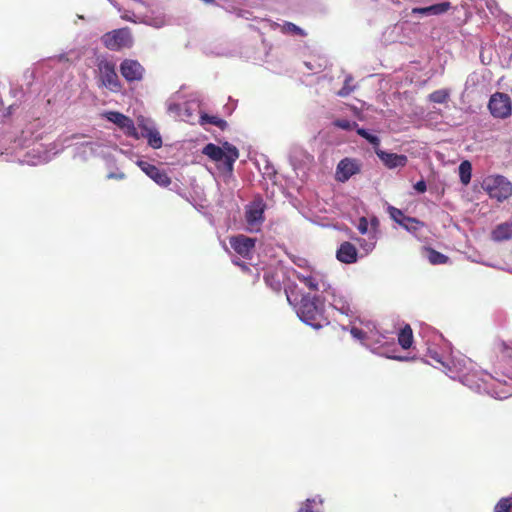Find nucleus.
Listing matches in <instances>:
<instances>
[{"label":"nucleus","instance_id":"1","mask_svg":"<svg viewBox=\"0 0 512 512\" xmlns=\"http://www.w3.org/2000/svg\"><path fill=\"white\" fill-rule=\"evenodd\" d=\"M419 334L426 344L427 355L434 361V367L441 369L451 379H458L463 385L477 393H486L496 399L512 395V379L503 383L492 375L478 370L466 356H445L442 346H447L442 334L429 326L422 327Z\"/></svg>","mask_w":512,"mask_h":512},{"label":"nucleus","instance_id":"2","mask_svg":"<svg viewBox=\"0 0 512 512\" xmlns=\"http://www.w3.org/2000/svg\"><path fill=\"white\" fill-rule=\"evenodd\" d=\"M287 300L291 305L295 306L299 319L314 329H320L330 322L325 315V305L320 294L311 296L303 294L298 305H295L290 295L286 291Z\"/></svg>","mask_w":512,"mask_h":512},{"label":"nucleus","instance_id":"3","mask_svg":"<svg viewBox=\"0 0 512 512\" xmlns=\"http://www.w3.org/2000/svg\"><path fill=\"white\" fill-rule=\"evenodd\" d=\"M166 107L169 115L190 124L198 123L202 112L200 95L192 93L187 97L182 87L167 99Z\"/></svg>","mask_w":512,"mask_h":512},{"label":"nucleus","instance_id":"4","mask_svg":"<svg viewBox=\"0 0 512 512\" xmlns=\"http://www.w3.org/2000/svg\"><path fill=\"white\" fill-rule=\"evenodd\" d=\"M82 137L83 135L75 133L60 137L55 142L49 144L47 147L41 146L32 149L27 153L24 162L31 166L46 164L50 162L56 155L60 154L65 148L71 146L73 140H77Z\"/></svg>","mask_w":512,"mask_h":512},{"label":"nucleus","instance_id":"5","mask_svg":"<svg viewBox=\"0 0 512 512\" xmlns=\"http://www.w3.org/2000/svg\"><path fill=\"white\" fill-rule=\"evenodd\" d=\"M350 333L353 338L360 340L364 346L368 347L372 351H375L394 340V337L391 336L389 332L380 333L375 326L373 329H370V327L367 326V330L352 327Z\"/></svg>","mask_w":512,"mask_h":512},{"label":"nucleus","instance_id":"6","mask_svg":"<svg viewBox=\"0 0 512 512\" xmlns=\"http://www.w3.org/2000/svg\"><path fill=\"white\" fill-rule=\"evenodd\" d=\"M482 188L492 199L498 202L507 200L512 195V183L502 175H491L483 180Z\"/></svg>","mask_w":512,"mask_h":512},{"label":"nucleus","instance_id":"7","mask_svg":"<svg viewBox=\"0 0 512 512\" xmlns=\"http://www.w3.org/2000/svg\"><path fill=\"white\" fill-rule=\"evenodd\" d=\"M324 304L327 302L332 308L339 311L341 314L350 316L353 314L350 297L342 290L333 287L329 282L323 288L320 294Z\"/></svg>","mask_w":512,"mask_h":512},{"label":"nucleus","instance_id":"8","mask_svg":"<svg viewBox=\"0 0 512 512\" xmlns=\"http://www.w3.org/2000/svg\"><path fill=\"white\" fill-rule=\"evenodd\" d=\"M97 68L100 86L113 93L121 92L123 85L117 75L115 63L106 59L100 60Z\"/></svg>","mask_w":512,"mask_h":512},{"label":"nucleus","instance_id":"9","mask_svg":"<svg viewBox=\"0 0 512 512\" xmlns=\"http://www.w3.org/2000/svg\"><path fill=\"white\" fill-rule=\"evenodd\" d=\"M102 118L113 123L127 137L139 140L138 128L130 117L118 111H105L102 113Z\"/></svg>","mask_w":512,"mask_h":512},{"label":"nucleus","instance_id":"10","mask_svg":"<svg viewBox=\"0 0 512 512\" xmlns=\"http://www.w3.org/2000/svg\"><path fill=\"white\" fill-rule=\"evenodd\" d=\"M265 208L266 204L262 198H256L246 206L245 219L248 231L258 232L260 230V226L264 222Z\"/></svg>","mask_w":512,"mask_h":512},{"label":"nucleus","instance_id":"11","mask_svg":"<svg viewBox=\"0 0 512 512\" xmlns=\"http://www.w3.org/2000/svg\"><path fill=\"white\" fill-rule=\"evenodd\" d=\"M137 126V128L140 130L138 131L139 139H147L148 145L153 149H159L162 147V137L152 120L140 117L138 118Z\"/></svg>","mask_w":512,"mask_h":512},{"label":"nucleus","instance_id":"12","mask_svg":"<svg viewBox=\"0 0 512 512\" xmlns=\"http://www.w3.org/2000/svg\"><path fill=\"white\" fill-rule=\"evenodd\" d=\"M101 41L107 49L116 51L123 47L130 46L131 35L128 29H116L105 33L102 36Z\"/></svg>","mask_w":512,"mask_h":512},{"label":"nucleus","instance_id":"13","mask_svg":"<svg viewBox=\"0 0 512 512\" xmlns=\"http://www.w3.org/2000/svg\"><path fill=\"white\" fill-rule=\"evenodd\" d=\"M488 108L496 118H507L511 115L512 103L510 97L505 93H495L491 96Z\"/></svg>","mask_w":512,"mask_h":512},{"label":"nucleus","instance_id":"14","mask_svg":"<svg viewBox=\"0 0 512 512\" xmlns=\"http://www.w3.org/2000/svg\"><path fill=\"white\" fill-rule=\"evenodd\" d=\"M119 71L128 83L142 81L145 74L143 65L134 59H124L120 63Z\"/></svg>","mask_w":512,"mask_h":512},{"label":"nucleus","instance_id":"15","mask_svg":"<svg viewBox=\"0 0 512 512\" xmlns=\"http://www.w3.org/2000/svg\"><path fill=\"white\" fill-rule=\"evenodd\" d=\"M294 276L310 290L317 291L320 294L328 283L323 276L311 269H307L302 272L294 271Z\"/></svg>","mask_w":512,"mask_h":512},{"label":"nucleus","instance_id":"16","mask_svg":"<svg viewBox=\"0 0 512 512\" xmlns=\"http://www.w3.org/2000/svg\"><path fill=\"white\" fill-rule=\"evenodd\" d=\"M360 170L361 165L358 160L353 158H344L337 164L335 178L337 181L344 183L353 175L358 174Z\"/></svg>","mask_w":512,"mask_h":512},{"label":"nucleus","instance_id":"17","mask_svg":"<svg viewBox=\"0 0 512 512\" xmlns=\"http://www.w3.org/2000/svg\"><path fill=\"white\" fill-rule=\"evenodd\" d=\"M137 165L149 178H151L159 186L167 187L168 185H170L171 179L165 171L159 169L155 165L145 160L137 161Z\"/></svg>","mask_w":512,"mask_h":512},{"label":"nucleus","instance_id":"18","mask_svg":"<svg viewBox=\"0 0 512 512\" xmlns=\"http://www.w3.org/2000/svg\"><path fill=\"white\" fill-rule=\"evenodd\" d=\"M255 238L247 237L245 235H237L230 238V245L233 250L244 258H248L254 247H255Z\"/></svg>","mask_w":512,"mask_h":512},{"label":"nucleus","instance_id":"19","mask_svg":"<svg viewBox=\"0 0 512 512\" xmlns=\"http://www.w3.org/2000/svg\"><path fill=\"white\" fill-rule=\"evenodd\" d=\"M451 9L450 2L436 3L427 7H414L411 9L410 15L412 17H430L446 13Z\"/></svg>","mask_w":512,"mask_h":512},{"label":"nucleus","instance_id":"20","mask_svg":"<svg viewBox=\"0 0 512 512\" xmlns=\"http://www.w3.org/2000/svg\"><path fill=\"white\" fill-rule=\"evenodd\" d=\"M376 155L383 162V164L389 169H395L398 167H404L407 164L408 158L403 154H396L386 152L381 149H375Z\"/></svg>","mask_w":512,"mask_h":512},{"label":"nucleus","instance_id":"21","mask_svg":"<svg viewBox=\"0 0 512 512\" xmlns=\"http://www.w3.org/2000/svg\"><path fill=\"white\" fill-rule=\"evenodd\" d=\"M357 257V249L350 242L342 243L336 252L337 260L345 264L355 263L357 261Z\"/></svg>","mask_w":512,"mask_h":512},{"label":"nucleus","instance_id":"22","mask_svg":"<svg viewBox=\"0 0 512 512\" xmlns=\"http://www.w3.org/2000/svg\"><path fill=\"white\" fill-rule=\"evenodd\" d=\"M224 148L223 160L219 163L222 164L225 171L231 173L233 171L234 163L239 157V151L234 145L228 142L224 143Z\"/></svg>","mask_w":512,"mask_h":512},{"label":"nucleus","instance_id":"23","mask_svg":"<svg viewBox=\"0 0 512 512\" xmlns=\"http://www.w3.org/2000/svg\"><path fill=\"white\" fill-rule=\"evenodd\" d=\"M512 238V222H504L497 225L491 232V239L495 242H503Z\"/></svg>","mask_w":512,"mask_h":512},{"label":"nucleus","instance_id":"24","mask_svg":"<svg viewBox=\"0 0 512 512\" xmlns=\"http://www.w3.org/2000/svg\"><path fill=\"white\" fill-rule=\"evenodd\" d=\"M323 504L324 499L316 495L303 501L297 512H324Z\"/></svg>","mask_w":512,"mask_h":512},{"label":"nucleus","instance_id":"25","mask_svg":"<svg viewBox=\"0 0 512 512\" xmlns=\"http://www.w3.org/2000/svg\"><path fill=\"white\" fill-rule=\"evenodd\" d=\"M198 123L203 127L207 125H214L221 130H225L228 127V123L224 119L219 118L217 116L208 115L203 111L200 112Z\"/></svg>","mask_w":512,"mask_h":512},{"label":"nucleus","instance_id":"26","mask_svg":"<svg viewBox=\"0 0 512 512\" xmlns=\"http://www.w3.org/2000/svg\"><path fill=\"white\" fill-rule=\"evenodd\" d=\"M96 146L97 144L91 141L77 144V146L75 147L74 158L87 160L89 156L95 154Z\"/></svg>","mask_w":512,"mask_h":512},{"label":"nucleus","instance_id":"27","mask_svg":"<svg viewBox=\"0 0 512 512\" xmlns=\"http://www.w3.org/2000/svg\"><path fill=\"white\" fill-rule=\"evenodd\" d=\"M224 151V146L220 147L213 143H209L203 148L202 153L209 157L211 160L220 162L223 160Z\"/></svg>","mask_w":512,"mask_h":512},{"label":"nucleus","instance_id":"28","mask_svg":"<svg viewBox=\"0 0 512 512\" xmlns=\"http://www.w3.org/2000/svg\"><path fill=\"white\" fill-rule=\"evenodd\" d=\"M425 256L432 265H442L449 262V257L433 248H425Z\"/></svg>","mask_w":512,"mask_h":512},{"label":"nucleus","instance_id":"29","mask_svg":"<svg viewBox=\"0 0 512 512\" xmlns=\"http://www.w3.org/2000/svg\"><path fill=\"white\" fill-rule=\"evenodd\" d=\"M458 170H459L460 182L464 186H467L470 183L471 176H472V165H471V163L468 160L462 161L460 163V165H459Z\"/></svg>","mask_w":512,"mask_h":512},{"label":"nucleus","instance_id":"30","mask_svg":"<svg viewBox=\"0 0 512 512\" xmlns=\"http://www.w3.org/2000/svg\"><path fill=\"white\" fill-rule=\"evenodd\" d=\"M265 284L273 291L279 292L282 288L281 280L277 273L267 271L264 273Z\"/></svg>","mask_w":512,"mask_h":512},{"label":"nucleus","instance_id":"31","mask_svg":"<svg viewBox=\"0 0 512 512\" xmlns=\"http://www.w3.org/2000/svg\"><path fill=\"white\" fill-rule=\"evenodd\" d=\"M398 342L403 349H408L411 347L413 342V334L410 326H405L400 330L398 334Z\"/></svg>","mask_w":512,"mask_h":512},{"label":"nucleus","instance_id":"32","mask_svg":"<svg viewBox=\"0 0 512 512\" xmlns=\"http://www.w3.org/2000/svg\"><path fill=\"white\" fill-rule=\"evenodd\" d=\"M357 134L364 138L368 143H370L375 149H379L380 138L369 132V130L365 128H357Z\"/></svg>","mask_w":512,"mask_h":512},{"label":"nucleus","instance_id":"33","mask_svg":"<svg viewBox=\"0 0 512 512\" xmlns=\"http://www.w3.org/2000/svg\"><path fill=\"white\" fill-rule=\"evenodd\" d=\"M333 126L345 131H353L355 130L357 132V128H359V125L357 122L345 118L336 119L333 121Z\"/></svg>","mask_w":512,"mask_h":512},{"label":"nucleus","instance_id":"34","mask_svg":"<svg viewBox=\"0 0 512 512\" xmlns=\"http://www.w3.org/2000/svg\"><path fill=\"white\" fill-rule=\"evenodd\" d=\"M409 220L410 221H403L400 226L409 233L416 235V232L424 226V223L413 217H409Z\"/></svg>","mask_w":512,"mask_h":512},{"label":"nucleus","instance_id":"35","mask_svg":"<svg viewBox=\"0 0 512 512\" xmlns=\"http://www.w3.org/2000/svg\"><path fill=\"white\" fill-rule=\"evenodd\" d=\"M387 211L391 217L397 224H402L403 221H410L409 216H405L403 211L392 206L388 205Z\"/></svg>","mask_w":512,"mask_h":512},{"label":"nucleus","instance_id":"36","mask_svg":"<svg viewBox=\"0 0 512 512\" xmlns=\"http://www.w3.org/2000/svg\"><path fill=\"white\" fill-rule=\"evenodd\" d=\"M281 31L285 34H291V35H299V36H305V31L300 28L299 26L295 25L292 22H284L281 25Z\"/></svg>","mask_w":512,"mask_h":512},{"label":"nucleus","instance_id":"37","mask_svg":"<svg viewBox=\"0 0 512 512\" xmlns=\"http://www.w3.org/2000/svg\"><path fill=\"white\" fill-rule=\"evenodd\" d=\"M352 82H353L352 75L347 74L345 76L343 87L337 92V95L340 97H346V96L350 95L356 87L355 85H352Z\"/></svg>","mask_w":512,"mask_h":512},{"label":"nucleus","instance_id":"38","mask_svg":"<svg viewBox=\"0 0 512 512\" xmlns=\"http://www.w3.org/2000/svg\"><path fill=\"white\" fill-rule=\"evenodd\" d=\"M448 98L449 93L445 89L436 90L429 95V100L431 102L439 104L445 103L448 100Z\"/></svg>","mask_w":512,"mask_h":512},{"label":"nucleus","instance_id":"39","mask_svg":"<svg viewBox=\"0 0 512 512\" xmlns=\"http://www.w3.org/2000/svg\"><path fill=\"white\" fill-rule=\"evenodd\" d=\"M512 508V496L501 498L494 507V512H509Z\"/></svg>","mask_w":512,"mask_h":512},{"label":"nucleus","instance_id":"40","mask_svg":"<svg viewBox=\"0 0 512 512\" xmlns=\"http://www.w3.org/2000/svg\"><path fill=\"white\" fill-rule=\"evenodd\" d=\"M20 106V103L14 102L9 106L4 105V101L0 98V112L3 118H9Z\"/></svg>","mask_w":512,"mask_h":512},{"label":"nucleus","instance_id":"41","mask_svg":"<svg viewBox=\"0 0 512 512\" xmlns=\"http://www.w3.org/2000/svg\"><path fill=\"white\" fill-rule=\"evenodd\" d=\"M368 221L365 217H361L359 219V223L357 225V228L361 234H366L368 232Z\"/></svg>","mask_w":512,"mask_h":512},{"label":"nucleus","instance_id":"42","mask_svg":"<svg viewBox=\"0 0 512 512\" xmlns=\"http://www.w3.org/2000/svg\"><path fill=\"white\" fill-rule=\"evenodd\" d=\"M226 11L230 12V13H236V15L238 17H242V18H246L248 19V14L249 11L247 10H242V9H230V7H224Z\"/></svg>","mask_w":512,"mask_h":512},{"label":"nucleus","instance_id":"43","mask_svg":"<svg viewBox=\"0 0 512 512\" xmlns=\"http://www.w3.org/2000/svg\"><path fill=\"white\" fill-rule=\"evenodd\" d=\"M414 189L418 192V193H424L426 192L427 190V185H426V182L424 180H419L415 183L414 185Z\"/></svg>","mask_w":512,"mask_h":512},{"label":"nucleus","instance_id":"44","mask_svg":"<svg viewBox=\"0 0 512 512\" xmlns=\"http://www.w3.org/2000/svg\"><path fill=\"white\" fill-rule=\"evenodd\" d=\"M10 94L14 98H21L24 95L23 89L21 87H11Z\"/></svg>","mask_w":512,"mask_h":512},{"label":"nucleus","instance_id":"45","mask_svg":"<svg viewBox=\"0 0 512 512\" xmlns=\"http://www.w3.org/2000/svg\"><path fill=\"white\" fill-rule=\"evenodd\" d=\"M294 263H295L298 267H300V268L304 269L303 271H305V270H307V269H310V267H309V265H308L307 260H306V259H304V258H298L297 260H295V261H294Z\"/></svg>","mask_w":512,"mask_h":512},{"label":"nucleus","instance_id":"46","mask_svg":"<svg viewBox=\"0 0 512 512\" xmlns=\"http://www.w3.org/2000/svg\"><path fill=\"white\" fill-rule=\"evenodd\" d=\"M108 179H116V180H122L125 178V174L121 171H117V172H110L108 175H107Z\"/></svg>","mask_w":512,"mask_h":512},{"label":"nucleus","instance_id":"47","mask_svg":"<svg viewBox=\"0 0 512 512\" xmlns=\"http://www.w3.org/2000/svg\"><path fill=\"white\" fill-rule=\"evenodd\" d=\"M205 4H215L217 6H220L218 3H216V0H201Z\"/></svg>","mask_w":512,"mask_h":512},{"label":"nucleus","instance_id":"48","mask_svg":"<svg viewBox=\"0 0 512 512\" xmlns=\"http://www.w3.org/2000/svg\"><path fill=\"white\" fill-rule=\"evenodd\" d=\"M462 7L465 9V17H466V19L469 18L470 15H471V12L464 5H462Z\"/></svg>","mask_w":512,"mask_h":512},{"label":"nucleus","instance_id":"49","mask_svg":"<svg viewBox=\"0 0 512 512\" xmlns=\"http://www.w3.org/2000/svg\"><path fill=\"white\" fill-rule=\"evenodd\" d=\"M374 246H375V243H371V244L368 246V248H366V250H367V251H370V250H372V249L374 248Z\"/></svg>","mask_w":512,"mask_h":512},{"label":"nucleus","instance_id":"50","mask_svg":"<svg viewBox=\"0 0 512 512\" xmlns=\"http://www.w3.org/2000/svg\"><path fill=\"white\" fill-rule=\"evenodd\" d=\"M470 379H471V382H474V383L478 381V379L476 377H471Z\"/></svg>","mask_w":512,"mask_h":512},{"label":"nucleus","instance_id":"51","mask_svg":"<svg viewBox=\"0 0 512 512\" xmlns=\"http://www.w3.org/2000/svg\"><path fill=\"white\" fill-rule=\"evenodd\" d=\"M112 5L115 6V2L113 0H108Z\"/></svg>","mask_w":512,"mask_h":512},{"label":"nucleus","instance_id":"52","mask_svg":"<svg viewBox=\"0 0 512 512\" xmlns=\"http://www.w3.org/2000/svg\"><path fill=\"white\" fill-rule=\"evenodd\" d=\"M393 359H401L400 357L392 356Z\"/></svg>","mask_w":512,"mask_h":512}]
</instances>
